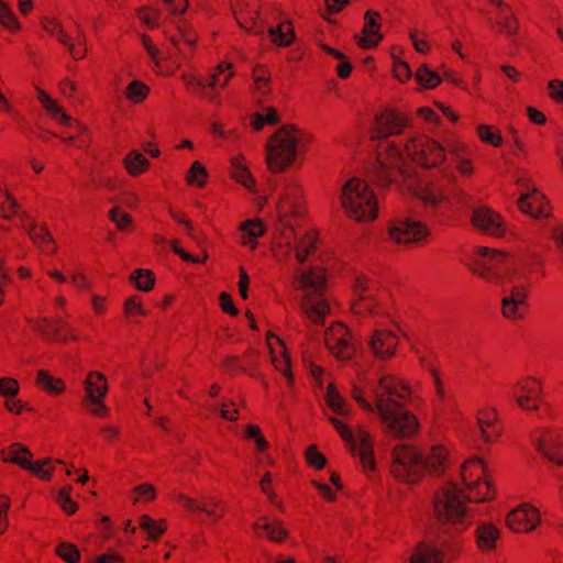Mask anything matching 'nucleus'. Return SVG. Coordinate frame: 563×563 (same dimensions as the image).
Instances as JSON below:
<instances>
[{"instance_id":"4","label":"nucleus","mask_w":563,"mask_h":563,"mask_svg":"<svg viewBox=\"0 0 563 563\" xmlns=\"http://www.w3.org/2000/svg\"><path fill=\"white\" fill-rule=\"evenodd\" d=\"M311 137L294 124H284L266 142L267 168L279 174L294 166L308 148Z\"/></svg>"},{"instance_id":"39","label":"nucleus","mask_w":563,"mask_h":563,"mask_svg":"<svg viewBox=\"0 0 563 563\" xmlns=\"http://www.w3.org/2000/svg\"><path fill=\"white\" fill-rule=\"evenodd\" d=\"M444 552L430 542L421 541L410 551L408 563H444Z\"/></svg>"},{"instance_id":"45","label":"nucleus","mask_w":563,"mask_h":563,"mask_svg":"<svg viewBox=\"0 0 563 563\" xmlns=\"http://www.w3.org/2000/svg\"><path fill=\"white\" fill-rule=\"evenodd\" d=\"M137 527L144 532L147 541L155 542L166 532L168 525L165 519H154L144 514L139 517Z\"/></svg>"},{"instance_id":"61","label":"nucleus","mask_w":563,"mask_h":563,"mask_svg":"<svg viewBox=\"0 0 563 563\" xmlns=\"http://www.w3.org/2000/svg\"><path fill=\"white\" fill-rule=\"evenodd\" d=\"M0 24L12 33L19 32L22 29V24L15 13L3 0H0Z\"/></svg>"},{"instance_id":"7","label":"nucleus","mask_w":563,"mask_h":563,"mask_svg":"<svg viewBox=\"0 0 563 563\" xmlns=\"http://www.w3.org/2000/svg\"><path fill=\"white\" fill-rule=\"evenodd\" d=\"M473 274L490 284L512 283L516 279L514 257L505 252L485 246L476 247Z\"/></svg>"},{"instance_id":"27","label":"nucleus","mask_w":563,"mask_h":563,"mask_svg":"<svg viewBox=\"0 0 563 563\" xmlns=\"http://www.w3.org/2000/svg\"><path fill=\"white\" fill-rule=\"evenodd\" d=\"M408 118L405 113L394 109H386L375 117L373 134L382 139L399 135L408 126Z\"/></svg>"},{"instance_id":"5","label":"nucleus","mask_w":563,"mask_h":563,"mask_svg":"<svg viewBox=\"0 0 563 563\" xmlns=\"http://www.w3.org/2000/svg\"><path fill=\"white\" fill-rule=\"evenodd\" d=\"M340 205L346 218L357 223H371L379 217L378 197L372 186L360 177L344 183Z\"/></svg>"},{"instance_id":"19","label":"nucleus","mask_w":563,"mask_h":563,"mask_svg":"<svg viewBox=\"0 0 563 563\" xmlns=\"http://www.w3.org/2000/svg\"><path fill=\"white\" fill-rule=\"evenodd\" d=\"M542 522L541 511L531 503H521L506 515V527L514 533L528 534Z\"/></svg>"},{"instance_id":"25","label":"nucleus","mask_w":563,"mask_h":563,"mask_svg":"<svg viewBox=\"0 0 563 563\" xmlns=\"http://www.w3.org/2000/svg\"><path fill=\"white\" fill-rule=\"evenodd\" d=\"M521 194L518 199V208L521 212L533 218H547L550 216V206L545 197L529 181L518 179Z\"/></svg>"},{"instance_id":"22","label":"nucleus","mask_w":563,"mask_h":563,"mask_svg":"<svg viewBox=\"0 0 563 563\" xmlns=\"http://www.w3.org/2000/svg\"><path fill=\"white\" fill-rule=\"evenodd\" d=\"M387 431L397 438H410L419 432L420 424L417 417L404 407L378 413Z\"/></svg>"},{"instance_id":"21","label":"nucleus","mask_w":563,"mask_h":563,"mask_svg":"<svg viewBox=\"0 0 563 563\" xmlns=\"http://www.w3.org/2000/svg\"><path fill=\"white\" fill-rule=\"evenodd\" d=\"M324 343L329 352L339 360H351L356 353L352 334L341 322H334L325 330Z\"/></svg>"},{"instance_id":"13","label":"nucleus","mask_w":563,"mask_h":563,"mask_svg":"<svg viewBox=\"0 0 563 563\" xmlns=\"http://www.w3.org/2000/svg\"><path fill=\"white\" fill-rule=\"evenodd\" d=\"M406 155L424 168L440 166L446 157L445 148L430 136L419 134L410 137L405 144Z\"/></svg>"},{"instance_id":"58","label":"nucleus","mask_w":563,"mask_h":563,"mask_svg":"<svg viewBox=\"0 0 563 563\" xmlns=\"http://www.w3.org/2000/svg\"><path fill=\"white\" fill-rule=\"evenodd\" d=\"M150 87L141 80H132L124 90L126 100L133 104L142 103L150 95Z\"/></svg>"},{"instance_id":"1","label":"nucleus","mask_w":563,"mask_h":563,"mask_svg":"<svg viewBox=\"0 0 563 563\" xmlns=\"http://www.w3.org/2000/svg\"><path fill=\"white\" fill-rule=\"evenodd\" d=\"M307 217V199L305 188L297 178L284 181L277 195L275 210L272 214L275 236L272 253L277 261H285L292 251V239L296 230H300Z\"/></svg>"},{"instance_id":"17","label":"nucleus","mask_w":563,"mask_h":563,"mask_svg":"<svg viewBox=\"0 0 563 563\" xmlns=\"http://www.w3.org/2000/svg\"><path fill=\"white\" fill-rule=\"evenodd\" d=\"M408 189L426 208L445 209L452 203L450 189L441 181L420 179Z\"/></svg>"},{"instance_id":"6","label":"nucleus","mask_w":563,"mask_h":563,"mask_svg":"<svg viewBox=\"0 0 563 563\" xmlns=\"http://www.w3.org/2000/svg\"><path fill=\"white\" fill-rule=\"evenodd\" d=\"M164 34L168 65L158 64V68L159 76L166 77L192 59L198 48V33L188 20H179L174 29L165 30Z\"/></svg>"},{"instance_id":"18","label":"nucleus","mask_w":563,"mask_h":563,"mask_svg":"<svg viewBox=\"0 0 563 563\" xmlns=\"http://www.w3.org/2000/svg\"><path fill=\"white\" fill-rule=\"evenodd\" d=\"M542 383L534 376H522L511 387V398L525 411H537L542 401Z\"/></svg>"},{"instance_id":"29","label":"nucleus","mask_w":563,"mask_h":563,"mask_svg":"<svg viewBox=\"0 0 563 563\" xmlns=\"http://www.w3.org/2000/svg\"><path fill=\"white\" fill-rule=\"evenodd\" d=\"M399 336L396 332L387 329H376L368 339V346L373 355L382 361L395 356Z\"/></svg>"},{"instance_id":"28","label":"nucleus","mask_w":563,"mask_h":563,"mask_svg":"<svg viewBox=\"0 0 563 563\" xmlns=\"http://www.w3.org/2000/svg\"><path fill=\"white\" fill-rule=\"evenodd\" d=\"M266 345L274 368L286 378L288 385H291L294 383L291 362L284 341L269 331L266 333Z\"/></svg>"},{"instance_id":"37","label":"nucleus","mask_w":563,"mask_h":563,"mask_svg":"<svg viewBox=\"0 0 563 563\" xmlns=\"http://www.w3.org/2000/svg\"><path fill=\"white\" fill-rule=\"evenodd\" d=\"M265 231L266 227L261 219L244 220L239 224V242L254 251L258 245L257 239L263 236Z\"/></svg>"},{"instance_id":"54","label":"nucleus","mask_w":563,"mask_h":563,"mask_svg":"<svg viewBox=\"0 0 563 563\" xmlns=\"http://www.w3.org/2000/svg\"><path fill=\"white\" fill-rule=\"evenodd\" d=\"M42 29L58 43H67L69 34L65 31L60 20L53 15H43L40 19Z\"/></svg>"},{"instance_id":"35","label":"nucleus","mask_w":563,"mask_h":563,"mask_svg":"<svg viewBox=\"0 0 563 563\" xmlns=\"http://www.w3.org/2000/svg\"><path fill=\"white\" fill-rule=\"evenodd\" d=\"M300 308L307 319L314 324H320L330 314L331 307L323 295H302Z\"/></svg>"},{"instance_id":"57","label":"nucleus","mask_w":563,"mask_h":563,"mask_svg":"<svg viewBox=\"0 0 563 563\" xmlns=\"http://www.w3.org/2000/svg\"><path fill=\"white\" fill-rule=\"evenodd\" d=\"M476 134L482 143L493 147L497 148L504 144V137L500 131L494 125L484 123L478 124L476 126Z\"/></svg>"},{"instance_id":"56","label":"nucleus","mask_w":563,"mask_h":563,"mask_svg":"<svg viewBox=\"0 0 563 563\" xmlns=\"http://www.w3.org/2000/svg\"><path fill=\"white\" fill-rule=\"evenodd\" d=\"M63 464L60 460L43 459L35 462L31 461V467H26V471L32 472L36 477L42 481H49L52 474L57 465Z\"/></svg>"},{"instance_id":"30","label":"nucleus","mask_w":563,"mask_h":563,"mask_svg":"<svg viewBox=\"0 0 563 563\" xmlns=\"http://www.w3.org/2000/svg\"><path fill=\"white\" fill-rule=\"evenodd\" d=\"M422 465L426 476H442L450 465L449 449L441 443H437L422 450Z\"/></svg>"},{"instance_id":"24","label":"nucleus","mask_w":563,"mask_h":563,"mask_svg":"<svg viewBox=\"0 0 563 563\" xmlns=\"http://www.w3.org/2000/svg\"><path fill=\"white\" fill-rule=\"evenodd\" d=\"M476 428L484 443H496L504 432V426L497 408L493 405H482L475 412Z\"/></svg>"},{"instance_id":"8","label":"nucleus","mask_w":563,"mask_h":563,"mask_svg":"<svg viewBox=\"0 0 563 563\" xmlns=\"http://www.w3.org/2000/svg\"><path fill=\"white\" fill-rule=\"evenodd\" d=\"M466 499L455 484L443 485L432 499L434 518L441 525L463 526L467 517Z\"/></svg>"},{"instance_id":"36","label":"nucleus","mask_w":563,"mask_h":563,"mask_svg":"<svg viewBox=\"0 0 563 563\" xmlns=\"http://www.w3.org/2000/svg\"><path fill=\"white\" fill-rule=\"evenodd\" d=\"M300 230H296L295 239H292V252L299 263H303L311 254L314 253L318 243V231L308 229L299 234Z\"/></svg>"},{"instance_id":"53","label":"nucleus","mask_w":563,"mask_h":563,"mask_svg":"<svg viewBox=\"0 0 563 563\" xmlns=\"http://www.w3.org/2000/svg\"><path fill=\"white\" fill-rule=\"evenodd\" d=\"M187 186L203 188L208 184L209 173L200 161H194L184 175Z\"/></svg>"},{"instance_id":"41","label":"nucleus","mask_w":563,"mask_h":563,"mask_svg":"<svg viewBox=\"0 0 563 563\" xmlns=\"http://www.w3.org/2000/svg\"><path fill=\"white\" fill-rule=\"evenodd\" d=\"M3 463H13L25 470L31 467L32 452L22 443L15 442L0 451Z\"/></svg>"},{"instance_id":"42","label":"nucleus","mask_w":563,"mask_h":563,"mask_svg":"<svg viewBox=\"0 0 563 563\" xmlns=\"http://www.w3.org/2000/svg\"><path fill=\"white\" fill-rule=\"evenodd\" d=\"M35 385L51 396L63 395L67 389L66 382L63 378L53 376L46 369H38L36 372Z\"/></svg>"},{"instance_id":"43","label":"nucleus","mask_w":563,"mask_h":563,"mask_svg":"<svg viewBox=\"0 0 563 563\" xmlns=\"http://www.w3.org/2000/svg\"><path fill=\"white\" fill-rule=\"evenodd\" d=\"M421 367L431 376L435 397L438 401H443L446 396L445 386L441 377L438 360L432 355H423L419 360Z\"/></svg>"},{"instance_id":"48","label":"nucleus","mask_w":563,"mask_h":563,"mask_svg":"<svg viewBox=\"0 0 563 563\" xmlns=\"http://www.w3.org/2000/svg\"><path fill=\"white\" fill-rule=\"evenodd\" d=\"M492 27L506 35H512L518 31V21L510 7H503V10L495 11Z\"/></svg>"},{"instance_id":"11","label":"nucleus","mask_w":563,"mask_h":563,"mask_svg":"<svg viewBox=\"0 0 563 563\" xmlns=\"http://www.w3.org/2000/svg\"><path fill=\"white\" fill-rule=\"evenodd\" d=\"M461 481L470 501L482 503L490 500L496 495L487 467L479 457L466 460L461 466Z\"/></svg>"},{"instance_id":"59","label":"nucleus","mask_w":563,"mask_h":563,"mask_svg":"<svg viewBox=\"0 0 563 563\" xmlns=\"http://www.w3.org/2000/svg\"><path fill=\"white\" fill-rule=\"evenodd\" d=\"M415 79L424 89H434L442 82L441 76L426 64L418 67Z\"/></svg>"},{"instance_id":"62","label":"nucleus","mask_w":563,"mask_h":563,"mask_svg":"<svg viewBox=\"0 0 563 563\" xmlns=\"http://www.w3.org/2000/svg\"><path fill=\"white\" fill-rule=\"evenodd\" d=\"M142 43L152 62L154 63V71L159 75L158 64L168 65L167 54L158 49L147 35L142 36Z\"/></svg>"},{"instance_id":"23","label":"nucleus","mask_w":563,"mask_h":563,"mask_svg":"<svg viewBox=\"0 0 563 563\" xmlns=\"http://www.w3.org/2000/svg\"><path fill=\"white\" fill-rule=\"evenodd\" d=\"M471 224L475 230L493 238H504L508 232L504 217L488 206H479L472 211Z\"/></svg>"},{"instance_id":"40","label":"nucleus","mask_w":563,"mask_h":563,"mask_svg":"<svg viewBox=\"0 0 563 563\" xmlns=\"http://www.w3.org/2000/svg\"><path fill=\"white\" fill-rule=\"evenodd\" d=\"M231 178L249 191H255L256 181L252 176L246 158L238 154L230 159Z\"/></svg>"},{"instance_id":"31","label":"nucleus","mask_w":563,"mask_h":563,"mask_svg":"<svg viewBox=\"0 0 563 563\" xmlns=\"http://www.w3.org/2000/svg\"><path fill=\"white\" fill-rule=\"evenodd\" d=\"M380 29V13L374 10H367L364 14V24L362 31L358 35L355 36L357 45L364 49L376 47L383 38Z\"/></svg>"},{"instance_id":"63","label":"nucleus","mask_w":563,"mask_h":563,"mask_svg":"<svg viewBox=\"0 0 563 563\" xmlns=\"http://www.w3.org/2000/svg\"><path fill=\"white\" fill-rule=\"evenodd\" d=\"M133 504H148L156 498V489L152 484L143 483L131 492Z\"/></svg>"},{"instance_id":"33","label":"nucleus","mask_w":563,"mask_h":563,"mask_svg":"<svg viewBox=\"0 0 563 563\" xmlns=\"http://www.w3.org/2000/svg\"><path fill=\"white\" fill-rule=\"evenodd\" d=\"M29 323L34 331L41 333L43 336L49 340L58 342L77 340V336L71 331H69V333L63 332L66 325L59 318L49 319L45 317H38L30 319Z\"/></svg>"},{"instance_id":"49","label":"nucleus","mask_w":563,"mask_h":563,"mask_svg":"<svg viewBox=\"0 0 563 563\" xmlns=\"http://www.w3.org/2000/svg\"><path fill=\"white\" fill-rule=\"evenodd\" d=\"M74 27H75V34L68 36L67 43H62V44L67 47L70 56L75 60H80V59L85 58L88 53V48L86 45L87 36H86V33H85L82 26L79 23L75 22Z\"/></svg>"},{"instance_id":"38","label":"nucleus","mask_w":563,"mask_h":563,"mask_svg":"<svg viewBox=\"0 0 563 563\" xmlns=\"http://www.w3.org/2000/svg\"><path fill=\"white\" fill-rule=\"evenodd\" d=\"M23 228L26 230L32 242L45 254H53L56 251V244L48 232L47 228L43 224L24 220Z\"/></svg>"},{"instance_id":"9","label":"nucleus","mask_w":563,"mask_h":563,"mask_svg":"<svg viewBox=\"0 0 563 563\" xmlns=\"http://www.w3.org/2000/svg\"><path fill=\"white\" fill-rule=\"evenodd\" d=\"M405 173V155L401 148L394 142L380 144L376 162L369 170L372 180L383 188L398 181Z\"/></svg>"},{"instance_id":"32","label":"nucleus","mask_w":563,"mask_h":563,"mask_svg":"<svg viewBox=\"0 0 563 563\" xmlns=\"http://www.w3.org/2000/svg\"><path fill=\"white\" fill-rule=\"evenodd\" d=\"M327 286V274L322 267H313L308 271L297 272L295 287L302 295H323Z\"/></svg>"},{"instance_id":"55","label":"nucleus","mask_w":563,"mask_h":563,"mask_svg":"<svg viewBox=\"0 0 563 563\" xmlns=\"http://www.w3.org/2000/svg\"><path fill=\"white\" fill-rule=\"evenodd\" d=\"M280 121L278 111L273 107H264L251 117V125L260 131L267 125H276Z\"/></svg>"},{"instance_id":"64","label":"nucleus","mask_w":563,"mask_h":563,"mask_svg":"<svg viewBox=\"0 0 563 563\" xmlns=\"http://www.w3.org/2000/svg\"><path fill=\"white\" fill-rule=\"evenodd\" d=\"M73 487L70 485L63 486L56 497V501L62 510L67 515H74L77 511L78 505L71 498Z\"/></svg>"},{"instance_id":"47","label":"nucleus","mask_w":563,"mask_h":563,"mask_svg":"<svg viewBox=\"0 0 563 563\" xmlns=\"http://www.w3.org/2000/svg\"><path fill=\"white\" fill-rule=\"evenodd\" d=\"M271 42L278 47L290 46L296 37L295 29L290 20H284L268 30Z\"/></svg>"},{"instance_id":"20","label":"nucleus","mask_w":563,"mask_h":563,"mask_svg":"<svg viewBox=\"0 0 563 563\" xmlns=\"http://www.w3.org/2000/svg\"><path fill=\"white\" fill-rule=\"evenodd\" d=\"M36 99L53 121L71 130L70 134L62 136L64 142L70 143L82 133L84 126L81 123L68 115L57 100L42 88H36Z\"/></svg>"},{"instance_id":"2","label":"nucleus","mask_w":563,"mask_h":563,"mask_svg":"<svg viewBox=\"0 0 563 563\" xmlns=\"http://www.w3.org/2000/svg\"><path fill=\"white\" fill-rule=\"evenodd\" d=\"M324 400L333 416L328 419L339 433L342 441L350 449L353 455L357 456L365 472H374L376 470V459L374 455V439L362 427L352 430L345 420L339 418H347L352 413L349 402L342 397L334 384L327 386Z\"/></svg>"},{"instance_id":"10","label":"nucleus","mask_w":563,"mask_h":563,"mask_svg":"<svg viewBox=\"0 0 563 563\" xmlns=\"http://www.w3.org/2000/svg\"><path fill=\"white\" fill-rule=\"evenodd\" d=\"M390 473L406 485H417L426 478L422 449L413 444H398L391 452Z\"/></svg>"},{"instance_id":"26","label":"nucleus","mask_w":563,"mask_h":563,"mask_svg":"<svg viewBox=\"0 0 563 563\" xmlns=\"http://www.w3.org/2000/svg\"><path fill=\"white\" fill-rule=\"evenodd\" d=\"M176 501L189 511H200L206 514L213 522L220 520L227 512L223 501L212 495L192 498L185 494H179Z\"/></svg>"},{"instance_id":"16","label":"nucleus","mask_w":563,"mask_h":563,"mask_svg":"<svg viewBox=\"0 0 563 563\" xmlns=\"http://www.w3.org/2000/svg\"><path fill=\"white\" fill-rule=\"evenodd\" d=\"M536 451L559 467H563L562 430L558 427H538L531 432Z\"/></svg>"},{"instance_id":"3","label":"nucleus","mask_w":563,"mask_h":563,"mask_svg":"<svg viewBox=\"0 0 563 563\" xmlns=\"http://www.w3.org/2000/svg\"><path fill=\"white\" fill-rule=\"evenodd\" d=\"M366 387V376L358 374L356 380L351 385V397L367 412L376 411L380 413L397 409L398 407H405L411 398L410 385L401 377L391 373L383 374L373 387V402L365 398Z\"/></svg>"},{"instance_id":"52","label":"nucleus","mask_w":563,"mask_h":563,"mask_svg":"<svg viewBox=\"0 0 563 563\" xmlns=\"http://www.w3.org/2000/svg\"><path fill=\"white\" fill-rule=\"evenodd\" d=\"M122 309L124 318L131 322H137L148 313L142 296L137 294L126 297L123 301Z\"/></svg>"},{"instance_id":"15","label":"nucleus","mask_w":563,"mask_h":563,"mask_svg":"<svg viewBox=\"0 0 563 563\" xmlns=\"http://www.w3.org/2000/svg\"><path fill=\"white\" fill-rule=\"evenodd\" d=\"M529 295V284L516 283V280L510 283L500 300L501 316L511 322L523 320L530 311Z\"/></svg>"},{"instance_id":"34","label":"nucleus","mask_w":563,"mask_h":563,"mask_svg":"<svg viewBox=\"0 0 563 563\" xmlns=\"http://www.w3.org/2000/svg\"><path fill=\"white\" fill-rule=\"evenodd\" d=\"M501 532L497 525L490 521H479L474 530V541L481 553H492L497 550Z\"/></svg>"},{"instance_id":"46","label":"nucleus","mask_w":563,"mask_h":563,"mask_svg":"<svg viewBox=\"0 0 563 563\" xmlns=\"http://www.w3.org/2000/svg\"><path fill=\"white\" fill-rule=\"evenodd\" d=\"M126 174L131 177H139L151 167V162L139 151H129L122 159Z\"/></svg>"},{"instance_id":"12","label":"nucleus","mask_w":563,"mask_h":563,"mask_svg":"<svg viewBox=\"0 0 563 563\" xmlns=\"http://www.w3.org/2000/svg\"><path fill=\"white\" fill-rule=\"evenodd\" d=\"M109 384L106 375L99 371H89L82 379L81 408L90 416L107 418L110 409L106 404Z\"/></svg>"},{"instance_id":"44","label":"nucleus","mask_w":563,"mask_h":563,"mask_svg":"<svg viewBox=\"0 0 563 563\" xmlns=\"http://www.w3.org/2000/svg\"><path fill=\"white\" fill-rule=\"evenodd\" d=\"M352 311L360 317L377 318L385 313L382 303L372 295L354 298Z\"/></svg>"},{"instance_id":"51","label":"nucleus","mask_w":563,"mask_h":563,"mask_svg":"<svg viewBox=\"0 0 563 563\" xmlns=\"http://www.w3.org/2000/svg\"><path fill=\"white\" fill-rule=\"evenodd\" d=\"M233 76V65L228 62H221L210 74L207 86L212 90L223 89L228 86Z\"/></svg>"},{"instance_id":"60","label":"nucleus","mask_w":563,"mask_h":563,"mask_svg":"<svg viewBox=\"0 0 563 563\" xmlns=\"http://www.w3.org/2000/svg\"><path fill=\"white\" fill-rule=\"evenodd\" d=\"M130 282L133 283L139 290L148 292L155 285V277L150 269L137 268L131 273Z\"/></svg>"},{"instance_id":"14","label":"nucleus","mask_w":563,"mask_h":563,"mask_svg":"<svg viewBox=\"0 0 563 563\" xmlns=\"http://www.w3.org/2000/svg\"><path fill=\"white\" fill-rule=\"evenodd\" d=\"M430 234L427 223L412 218H397L387 227L388 240L405 247L424 244Z\"/></svg>"},{"instance_id":"50","label":"nucleus","mask_w":563,"mask_h":563,"mask_svg":"<svg viewBox=\"0 0 563 563\" xmlns=\"http://www.w3.org/2000/svg\"><path fill=\"white\" fill-rule=\"evenodd\" d=\"M254 533L257 537H266L276 542L283 541L287 537V531L278 521H268L266 518L257 520L254 526Z\"/></svg>"}]
</instances>
